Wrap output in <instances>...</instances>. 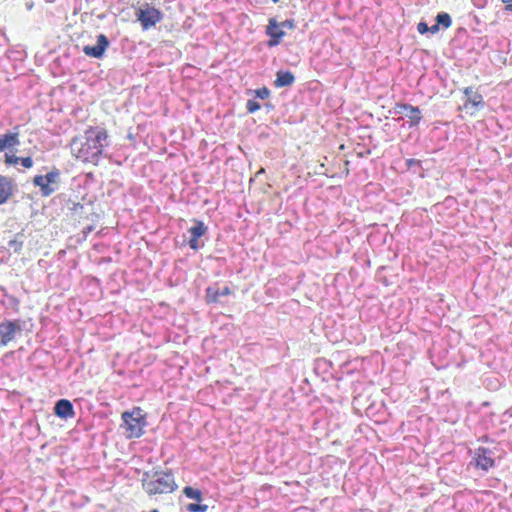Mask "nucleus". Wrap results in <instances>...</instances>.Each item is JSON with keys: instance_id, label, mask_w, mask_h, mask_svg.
I'll return each mask as SVG.
<instances>
[{"instance_id": "1", "label": "nucleus", "mask_w": 512, "mask_h": 512, "mask_svg": "<svg viewBox=\"0 0 512 512\" xmlns=\"http://www.w3.org/2000/svg\"><path fill=\"white\" fill-rule=\"evenodd\" d=\"M107 138L108 135L105 129L90 128L83 136L72 139L71 152L82 162L97 165Z\"/></svg>"}, {"instance_id": "2", "label": "nucleus", "mask_w": 512, "mask_h": 512, "mask_svg": "<svg viewBox=\"0 0 512 512\" xmlns=\"http://www.w3.org/2000/svg\"><path fill=\"white\" fill-rule=\"evenodd\" d=\"M142 486L149 495L171 493L177 488L173 474L164 471L145 472Z\"/></svg>"}, {"instance_id": "3", "label": "nucleus", "mask_w": 512, "mask_h": 512, "mask_svg": "<svg viewBox=\"0 0 512 512\" xmlns=\"http://www.w3.org/2000/svg\"><path fill=\"white\" fill-rule=\"evenodd\" d=\"M123 427L127 431L128 438H139L143 435L146 425L145 416L140 408H134L131 412L122 414Z\"/></svg>"}, {"instance_id": "4", "label": "nucleus", "mask_w": 512, "mask_h": 512, "mask_svg": "<svg viewBox=\"0 0 512 512\" xmlns=\"http://www.w3.org/2000/svg\"><path fill=\"white\" fill-rule=\"evenodd\" d=\"M60 171L53 168L46 175H36L33 179V184L40 188L41 194L48 197L53 194L59 187Z\"/></svg>"}, {"instance_id": "5", "label": "nucleus", "mask_w": 512, "mask_h": 512, "mask_svg": "<svg viewBox=\"0 0 512 512\" xmlns=\"http://www.w3.org/2000/svg\"><path fill=\"white\" fill-rule=\"evenodd\" d=\"M136 18L141 23L143 30H148L162 20L163 14L160 10L146 4L137 9Z\"/></svg>"}, {"instance_id": "6", "label": "nucleus", "mask_w": 512, "mask_h": 512, "mask_svg": "<svg viewBox=\"0 0 512 512\" xmlns=\"http://www.w3.org/2000/svg\"><path fill=\"white\" fill-rule=\"evenodd\" d=\"M193 223L194 225L188 229L191 235L188 244L192 250L197 251L204 247V242L200 238L207 233L208 227L200 220H193Z\"/></svg>"}, {"instance_id": "7", "label": "nucleus", "mask_w": 512, "mask_h": 512, "mask_svg": "<svg viewBox=\"0 0 512 512\" xmlns=\"http://www.w3.org/2000/svg\"><path fill=\"white\" fill-rule=\"evenodd\" d=\"M21 331L18 321H4L0 323V347L6 346L15 338L16 332Z\"/></svg>"}, {"instance_id": "8", "label": "nucleus", "mask_w": 512, "mask_h": 512, "mask_svg": "<svg viewBox=\"0 0 512 512\" xmlns=\"http://www.w3.org/2000/svg\"><path fill=\"white\" fill-rule=\"evenodd\" d=\"M109 46V40L104 34L97 36V43L94 46L86 45L83 47V52L86 56L100 59L103 57L106 49Z\"/></svg>"}, {"instance_id": "9", "label": "nucleus", "mask_w": 512, "mask_h": 512, "mask_svg": "<svg viewBox=\"0 0 512 512\" xmlns=\"http://www.w3.org/2000/svg\"><path fill=\"white\" fill-rule=\"evenodd\" d=\"M395 111L396 113L403 114L405 117L409 118L410 126L418 125L422 119L420 109L410 104H397Z\"/></svg>"}, {"instance_id": "10", "label": "nucleus", "mask_w": 512, "mask_h": 512, "mask_svg": "<svg viewBox=\"0 0 512 512\" xmlns=\"http://www.w3.org/2000/svg\"><path fill=\"white\" fill-rule=\"evenodd\" d=\"M493 452L484 447H480L475 451L474 459L477 467L487 471L494 466Z\"/></svg>"}, {"instance_id": "11", "label": "nucleus", "mask_w": 512, "mask_h": 512, "mask_svg": "<svg viewBox=\"0 0 512 512\" xmlns=\"http://www.w3.org/2000/svg\"><path fill=\"white\" fill-rule=\"evenodd\" d=\"M19 127H14L13 131L0 135V152L11 150L20 145Z\"/></svg>"}, {"instance_id": "12", "label": "nucleus", "mask_w": 512, "mask_h": 512, "mask_svg": "<svg viewBox=\"0 0 512 512\" xmlns=\"http://www.w3.org/2000/svg\"><path fill=\"white\" fill-rule=\"evenodd\" d=\"M266 33L270 37V40L268 42V45L270 47L278 45L282 37L285 35L283 28L275 19L269 20Z\"/></svg>"}, {"instance_id": "13", "label": "nucleus", "mask_w": 512, "mask_h": 512, "mask_svg": "<svg viewBox=\"0 0 512 512\" xmlns=\"http://www.w3.org/2000/svg\"><path fill=\"white\" fill-rule=\"evenodd\" d=\"M54 413L62 419L72 418L75 414L73 404L67 399H60L55 403Z\"/></svg>"}, {"instance_id": "14", "label": "nucleus", "mask_w": 512, "mask_h": 512, "mask_svg": "<svg viewBox=\"0 0 512 512\" xmlns=\"http://www.w3.org/2000/svg\"><path fill=\"white\" fill-rule=\"evenodd\" d=\"M231 294V290L228 286L222 288L217 286H210L206 289V300L209 303H217L220 301L222 296H228Z\"/></svg>"}, {"instance_id": "15", "label": "nucleus", "mask_w": 512, "mask_h": 512, "mask_svg": "<svg viewBox=\"0 0 512 512\" xmlns=\"http://www.w3.org/2000/svg\"><path fill=\"white\" fill-rule=\"evenodd\" d=\"M12 180L5 176H0V204L5 203L12 195Z\"/></svg>"}, {"instance_id": "16", "label": "nucleus", "mask_w": 512, "mask_h": 512, "mask_svg": "<svg viewBox=\"0 0 512 512\" xmlns=\"http://www.w3.org/2000/svg\"><path fill=\"white\" fill-rule=\"evenodd\" d=\"M484 106V100H483V97L481 94L475 92L474 94H472L471 96H469L465 103H464V107L467 109V110H471V114H474L477 110H479L480 108H483Z\"/></svg>"}, {"instance_id": "17", "label": "nucleus", "mask_w": 512, "mask_h": 512, "mask_svg": "<svg viewBox=\"0 0 512 512\" xmlns=\"http://www.w3.org/2000/svg\"><path fill=\"white\" fill-rule=\"evenodd\" d=\"M295 81V77L290 71H278L276 74V79L274 81V85L277 88L288 87L291 86Z\"/></svg>"}, {"instance_id": "18", "label": "nucleus", "mask_w": 512, "mask_h": 512, "mask_svg": "<svg viewBox=\"0 0 512 512\" xmlns=\"http://www.w3.org/2000/svg\"><path fill=\"white\" fill-rule=\"evenodd\" d=\"M9 249H12L15 253H20L23 247V234L17 233L14 239L8 242Z\"/></svg>"}, {"instance_id": "19", "label": "nucleus", "mask_w": 512, "mask_h": 512, "mask_svg": "<svg viewBox=\"0 0 512 512\" xmlns=\"http://www.w3.org/2000/svg\"><path fill=\"white\" fill-rule=\"evenodd\" d=\"M436 22L439 26L441 25L444 28H449L452 24V19L448 13L440 12L436 16Z\"/></svg>"}, {"instance_id": "20", "label": "nucleus", "mask_w": 512, "mask_h": 512, "mask_svg": "<svg viewBox=\"0 0 512 512\" xmlns=\"http://www.w3.org/2000/svg\"><path fill=\"white\" fill-rule=\"evenodd\" d=\"M183 493L187 498L195 499L197 501L202 500V492L199 489L187 486L183 489Z\"/></svg>"}, {"instance_id": "21", "label": "nucleus", "mask_w": 512, "mask_h": 512, "mask_svg": "<svg viewBox=\"0 0 512 512\" xmlns=\"http://www.w3.org/2000/svg\"><path fill=\"white\" fill-rule=\"evenodd\" d=\"M186 509L189 512H206L208 509V505L200 503H189L186 506Z\"/></svg>"}, {"instance_id": "22", "label": "nucleus", "mask_w": 512, "mask_h": 512, "mask_svg": "<svg viewBox=\"0 0 512 512\" xmlns=\"http://www.w3.org/2000/svg\"><path fill=\"white\" fill-rule=\"evenodd\" d=\"M260 108L261 106L256 100L250 99L246 103V109L249 113H254L258 111Z\"/></svg>"}, {"instance_id": "23", "label": "nucleus", "mask_w": 512, "mask_h": 512, "mask_svg": "<svg viewBox=\"0 0 512 512\" xmlns=\"http://www.w3.org/2000/svg\"><path fill=\"white\" fill-rule=\"evenodd\" d=\"M270 96V90L267 87H262L255 90V97L259 99H267Z\"/></svg>"}, {"instance_id": "24", "label": "nucleus", "mask_w": 512, "mask_h": 512, "mask_svg": "<svg viewBox=\"0 0 512 512\" xmlns=\"http://www.w3.org/2000/svg\"><path fill=\"white\" fill-rule=\"evenodd\" d=\"M20 157H17L15 155H9V154H6L5 155V163L8 164V165H16L20 162Z\"/></svg>"}, {"instance_id": "25", "label": "nucleus", "mask_w": 512, "mask_h": 512, "mask_svg": "<svg viewBox=\"0 0 512 512\" xmlns=\"http://www.w3.org/2000/svg\"><path fill=\"white\" fill-rule=\"evenodd\" d=\"M417 30L420 34H425L429 32V26L426 22H419L417 25Z\"/></svg>"}, {"instance_id": "26", "label": "nucleus", "mask_w": 512, "mask_h": 512, "mask_svg": "<svg viewBox=\"0 0 512 512\" xmlns=\"http://www.w3.org/2000/svg\"><path fill=\"white\" fill-rule=\"evenodd\" d=\"M20 163L25 168H31L33 166V160L31 157L21 158Z\"/></svg>"}, {"instance_id": "27", "label": "nucleus", "mask_w": 512, "mask_h": 512, "mask_svg": "<svg viewBox=\"0 0 512 512\" xmlns=\"http://www.w3.org/2000/svg\"><path fill=\"white\" fill-rule=\"evenodd\" d=\"M406 165L409 169H411L416 166H421V161L418 159L410 158L406 160Z\"/></svg>"}, {"instance_id": "28", "label": "nucleus", "mask_w": 512, "mask_h": 512, "mask_svg": "<svg viewBox=\"0 0 512 512\" xmlns=\"http://www.w3.org/2000/svg\"><path fill=\"white\" fill-rule=\"evenodd\" d=\"M281 25V27L284 29V28H288V29H292L294 27V21L293 20H285L281 23H279Z\"/></svg>"}, {"instance_id": "29", "label": "nucleus", "mask_w": 512, "mask_h": 512, "mask_svg": "<svg viewBox=\"0 0 512 512\" xmlns=\"http://www.w3.org/2000/svg\"><path fill=\"white\" fill-rule=\"evenodd\" d=\"M439 25L438 23L436 22V24L432 25L431 27H429V32H431L432 34H435L439 31Z\"/></svg>"}, {"instance_id": "30", "label": "nucleus", "mask_w": 512, "mask_h": 512, "mask_svg": "<svg viewBox=\"0 0 512 512\" xmlns=\"http://www.w3.org/2000/svg\"><path fill=\"white\" fill-rule=\"evenodd\" d=\"M475 91H473V88L472 87H467L465 88L464 90V94L465 96L468 98L469 96H471L472 94H474Z\"/></svg>"}, {"instance_id": "31", "label": "nucleus", "mask_w": 512, "mask_h": 512, "mask_svg": "<svg viewBox=\"0 0 512 512\" xmlns=\"http://www.w3.org/2000/svg\"><path fill=\"white\" fill-rule=\"evenodd\" d=\"M25 6H26L27 10H31L33 8V6H34V3L33 2H27Z\"/></svg>"}, {"instance_id": "32", "label": "nucleus", "mask_w": 512, "mask_h": 512, "mask_svg": "<svg viewBox=\"0 0 512 512\" xmlns=\"http://www.w3.org/2000/svg\"><path fill=\"white\" fill-rule=\"evenodd\" d=\"M501 2L507 5L512 4V0H501Z\"/></svg>"}, {"instance_id": "33", "label": "nucleus", "mask_w": 512, "mask_h": 512, "mask_svg": "<svg viewBox=\"0 0 512 512\" xmlns=\"http://www.w3.org/2000/svg\"><path fill=\"white\" fill-rule=\"evenodd\" d=\"M506 9L512 12V4L507 5Z\"/></svg>"}, {"instance_id": "34", "label": "nucleus", "mask_w": 512, "mask_h": 512, "mask_svg": "<svg viewBox=\"0 0 512 512\" xmlns=\"http://www.w3.org/2000/svg\"><path fill=\"white\" fill-rule=\"evenodd\" d=\"M91 230H92V227H88L87 231H84V233L87 234V233L91 232Z\"/></svg>"}, {"instance_id": "35", "label": "nucleus", "mask_w": 512, "mask_h": 512, "mask_svg": "<svg viewBox=\"0 0 512 512\" xmlns=\"http://www.w3.org/2000/svg\"><path fill=\"white\" fill-rule=\"evenodd\" d=\"M150 512H159L157 509H153Z\"/></svg>"}, {"instance_id": "36", "label": "nucleus", "mask_w": 512, "mask_h": 512, "mask_svg": "<svg viewBox=\"0 0 512 512\" xmlns=\"http://www.w3.org/2000/svg\"><path fill=\"white\" fill-rule=\"evenodd\" d=\"M272 1H273L274 3H278V2H279V0H272Z\"/></svg>"}]
</instances>
